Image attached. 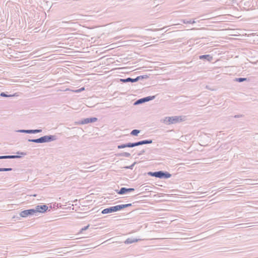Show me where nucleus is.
Listing matches in <instances>:
<instances>
[{
  "label": "nucleus",
  "instance_id": "3",
  "mask_svg": "<svg viewBox=\"0 0 258 258\" xmlns=\"http://www.w3.org/2000/svg\"><path fill=\"white\" fill-rule=\"evenodd\" d=\"M155 98V96H149L146 97L142 98L136 100L134 103V105H138L146 102H148L149 101L152 100Z\"/></svg>",
  "mask_w": 258,
  "mask_h": 258
},
{
  "label": "nucleus",
  "instance_id": "5",
  "mask_svg": "<svg viewBox=\"0 0 258 258\" xmlns=\"http://www.w3.org/2000/svg\"><path fill=\"white\" fill-rule=\"evenodd\" d=\"M35 210V215H38V213H45L48 209V206L46 205H38L34 209Z\"/></svg>",
  "mask_w": 258,
  "mask_h": 258
},
{
  "label": "nucleus",
  "instance_id": "23",
  "mask_svg": "<svg viewBox=\"0 0 258 258\" xmlns=\"http://www.w3.org/2000/svg\"><path fill=\"white\" fill-rule=\"evenodd\" d=\"M15 95H8L5 92H1L0 93V96L1 97H13V96H14Z\"/></svg>",
  "mask_w": 258,
  "mask_h": 258
},
{
  "label": "nucleus",
  "instance_id": "14",
  "mask_svg": "<svg viewBox=\"0 0 258 258\" xmlns=\"http://www.w3.org/2000/svg\"><path fill=\"white\" fill-rule=\"evenodd\" d=\"M139 240V239L135 238H128L126 239L124 241V243L126 244H129L133 243L134 242H138Z\"/></svg>",
  "mask_w": 258,
  "mask_h": 258
},
{
  "label": "nucleus",
  "instance_id": "27",
  "mask_svg": "<svg viewBox=\"0 0 258 258\" xmlns=\"http://www.w3.org/2000/svg\"><path fill=\"white\" fill-rule=\"evenodd\" d=\"M13 170L12 168H3V171H11Z\"/></svg>",
  "mask_w": 258,
  "mask_h": 258
},
{
  "label": "nucleus",
  "instance_id": "1",
  "mask_svg": "<svg viewBox=\"0 0 258 258\" xmlns=\"http://www.w3.org/2000/svg\"><path fill=\"white\" fill-rule=\"evenodd\" d=\"M56 139V136L54 135H48L42 136L36 139H28L29 142H33L35 143H48L55 141Z\"/></svg>",
  "mask_w": 258,
  "mask_h": 258
},
{
  "label": "nucleus",
  "instance_id": "26",
  "mask_svg": "<svg viewBox=\"0 0 258 258\" xmlns=\"http://www.w3.org/2000/svg\"><path fill=\"white\" fill-rule=\"evenodd\" d=\"M89 226H90V225H89V224H88V225H87V226H86L84 227L83 228H82L81 229V230H80V232H81V233H82V232H83V231H85V230H87V229L89 228Z\"/></svg>",
  "mask_w": 258,
  "mask_h": 258
},
{
  "label": "nucleus",
  "instance_id": "20",
  "mask_svg": "<svg viewBox=\"0 0 258 258\" xmlns=\"http://www.w3.org/2000/svg\"><path fill=\"white\" fill-rule=\"evenodd\" d=\"M140 132H141L140 130L135 129V130H133L131 132V135L132 136H137L138 135V134L140 133Z\"/></svg>",
  "mask_w": 258,
  "mask_h": 258
},
{
  "label": "nucleus",
  "instance_id": "4",
  "mask_svg": "<svg viewBox=\"0 0 258 258\" xmlns=\"http://www.w3.org/2000/svg\"><path fill=\"white\" fill-rule=\"evenodd\" d=\"M118 211H120V207L119 206V205H116L115 206L110 207L107 208L103 209L101 213L103 214H106L113 212H115Z\"/></svg>",
  "mask_w": 258,
  "mask_h": 258
},
{
  "label": "nucleus",
  "instance_id": "29",
  "mask_svg": "<svg viewBox=\"0 0 258 258\" xmlns=\"http://www.w3.org/2000/svg\"><path fill=\"white\" fill-rule=\"evenodd\" d=\"M17 154L19 155H21L22 156H25L27 155V153L26 152H17Z\"/></svg>",
  "mask_w": 258,
  "mask_h": 258
},
{
  "label": "nucleus",
  "instance_id": "25",
  "mask_svg": "<svg viewBox=\"0 0 258 258\" xmlns=\"http://www.w3.org/2000/svg\"><path fill=\"white\" fill-rule=\"evenodd\" d=\"M136 164V162H134L133 164H132L130 166H125L124 167V168L125 169H133V167L134 166H135V165Z\"/></svg>",
  "mask_w": 258,
  "mask_h": 258
},
{
  "label": "nucleus",
  "instance_id": "22",
  "mask_svg": "<svg viewBox=\"0 0 258 258\" xmlns=\"http://www.w3.org/2000/svg\"><path fill=\"white\" fill-rule=\"evenodd\" d=\"M132 204H123V205H119V206L120 207V210H123L124 208L129 207L132 206Z\"/></svg>",
  "mask_w": 258,
  "mask_h": 258
},
{
  "label": "nucleus",
  "instance_id": "24",
  "mask_svg": "<svg viewBox=\"0 0 258 258\" xmlns=\"http://www.w3.org/2000/svg\"><path fill=\"white\" fill-rule=\"evenodd\" d=\"M247 80V78H235V81L238 82H239V83H241V82H243L245 81H246Z\"/></svg>",
  "mask_w": 258,
  "mask_h": 258
},
{
  "label": "nucleus",
  "instance_id": "17",
  "mask_svg": "<svg viewBox=\"0 0 258 258\" xmlns=\"http://www.w3.org/2000/svg\"><path fill=\"white\" fill-rule=\"evenodd\" d=\"M116 155L117 157H130L131 156V154L129 153H127V152H122V153H118Z\"/></svg>",
  "mask_w": 258,
  "mask_h": 258
},
{
  "label": "nucleus",
  "instance_id": "28",
  "mask_svg": "<svg viewBox=\"0 0 258 258\" xmlns=\"http://www.w3.org/2000/svg\"><path fill=\"white\" fill-rule=\"evenodd\" d=\"M85 90V88L84 87H82L80 89H79L78 90H76L75 91V92L76 93H79V92H81Z\"/></svg>",
  "mask_w": 258,
  "mask_h": 258
},
{
  "label": "nucleus",
  "instance_id": "19",
  "mask_svg": "<svg viewBox=\"0 0 258 258\" xmlns=\"http://www.w3.org/2000/svg\"><path fill=\"white\" fill-rule=\"evenodd\" d=\"M149 78V76L148 75H144L138 76L136 78V81L137 82L139 80H143V79H147Z\"/></svg>",
  "mask_w": 258,
  "mask_h": 258
},
{
  "label": "nucleus",
  "instance_id": "2",
  "mask_svg": "<svg viewBox=\"0 0 258 258\" xmlns=\"http://www.w3.org/2000/svg\"><path fill=\"white\" fill-rule=\"evenodd\" d=\"M181 121H182L181 116H178L166 117L164 119V122L167 124H174Z\"/></svg>",
  "mask_w": 258,
  "mask_h": 258
},
{
  "label": "nucleus",
  "instance_id": "21",
  "mask_svg": "<svg viewBox=\"0 0 258 258\" xmlns=\"http://www.w3.org/2000/svg\"><path fill=\"white\" fill-rule=\"evenodd\" d=\"M182 22H183L184 24H194L196 23V21L195 20H187L185 19H182L181 20Z\"/></svg>",
  "mask_w": 258,
  "mask_h": 258
},
{
  "label": "nucleus",
  "instance_id": "7",
  "mask_svg": "<svg viewBox=\"0 0 258 258\" xmlns=\"http://www.w3.org/2000/svg\"><path fill=\"white\" fill-rule=\"evenodd\" d=\"M35 215V210L34 209L25 210L22 211L20 213V215L22 217H27L28 216Z\"/></svg>",
  "mask_w": 258,
  "mask_h": 258
},
{
  "label": "nucleus",
  "instance_id": "12",
  "mask_svg": "<svg viewBox=\"0 0 258 258\" xmlns=\"http://www.w3.org/2000/svg\"><path fill=\"white\" fill-rule=\"evenodd\" d=\"M199 57L200 59L207 60L209 62H211L213 60V57L210 54L200 55Z\"/></svg>",
  "mask_w": 258,
  "mask_h": 258
},
{
  "label": "nucleus",
  "instance_id": "16",
  "mask_svg": "<svg viewBox=\"0 0 258 258\" xmlns=\"http://www.w3.org/2000/svg\"><path fill=\"white\" fill-rule=\"evenodd\" d=\"M159 171H155V172H151V171H150L149 172H148V175H149V176H152V177H157V178H158L159 177Z\"/></svg>",
  "mask_w": 258,
  "mask_h": 258
},
{
  "label": "nucleus",
  "instance_id": "13",
  "mask_svg": "<svg viewBox=\"0 0 258 258\" xmlns=\"http://www.w3.org/2000/svg\"><path fill=\"white\" fill-rule=\"evenodd\" d=\"M21 156L20 155H4L0 156V159H16L20 158Z\"/></svg>",
  "mask_w": 258,
  "mask_h": 258
},
{
  "label": "nucleus",
  "instance_id": "15",
  "mask_svg": "<svg viewBox=\"0 0 258 258\" xmlns=\"http://www.w3.org/2000/svg\"><path fill=\"white\" fill-rule=\"evenodd\" d=\"M120 82L122 83H127V82H131V83H135L137 82L136 79H133L131 78H127L126 79H120Z\"/></svg>",
  "mask_w": 258,
  "mask_h": 258
},
{
  "label": "nucleus",
  "instance_id": "30",
  "mask_svg": "<svg viewBox=\"0 0 258 258\" xmlns=\"http://www.w3.org/2000/svg\"><path fill=\"white\" fill-rule=\"evenodd\" d=\"M145 152V150H142L138 153V156H140L144 154Z\"/></svg>",
  "mask_w": 258,
  "mask_h": 258
},
{
  "label": "nucleus",
  "instance_id": "11",
  "mask_svg": "<svg viewBox=\"0 0 258 258\" xmlns=\"http://www.w3.org/2000/svg\"><path fill=\"white\" fill-rule=\"evenodd\" d=\"M159 173L158 178L160 179H168L170 178L172 176L169 172L162 170H160Z\"/></svg>",
  "mask_w": 258,
  "mask_h": 258
},
{
  "label": "nucleus",
  "instance_id": "8",
  "mask_svg": "<svg viewBox=\"0 0 258 258\" xmlns=\"http://www.w3.org/2000/svg\"><path fill=\"white\" fill-rule=\"evenodd\" d=\"M135 188H126L124 187H121L119 190H116V192L120 195L126 194L129 192L134 191Z\"/></svg>",
  "mask_w": 258,
  "mask_h": 258
},
{
  "label": "nucleus",
  "instance_id": "31",
  "mask_svg": "<svg viewBox=\"0 0 258 258\" xmlns=\"http://www.w3.org/2000/svg\"><path fill=\"white\" fill-rule=\"evenodd\" d=\"M243 115H241V114H238V115H235L234 116V118H238V117H242Z\"/></svg>",
  "mask_w": 258,
  "mask_h": 258
},
{
  "label": "nucleus",
  "instance_id": "10",
  "mask_svg": "<svg viewBox=\"0 0 258 258\" xmlns=\"http://www.w3.org/2000/svg\"><path fill=\"white\" fill-rule=\"evenodd\" d=\"M19 133H26V134H37L42 132L41 129L35 130H20L17 131Z\"/></svg>",
  "mask_w": 258,
  "mask_h": 258
},
{
  "label": "nucleus",
  "instance_id": "9",
  "mask_svg": "<svg viewBox=\"0 0 258 258\" xmlns=\"http://www.w3.org/2000/svg\"><path fill=\"white\" fill-rule=\"evenodd\" d=\"M98 118L95 117L82 119L79 122L81 124H88L96 121Z\"/></svg>",
  "mask_w": 258,
  "mask_h": 258
},
{
  "label": "nucleus",
  "instance_id": "18",
  "mask_svg": "<svg viewBox=\"0 0 258 258\" xmlns=\"http://www.w3.org/2000/svg\"><path fill=\"white\" fill-rule=\"evenodd\" d=\"M131 148V145L130 143H127L126 144H122L121 145H119L117 146L118 149H123L124 148Z\"/></svg>",
  "mask_w": 258,
  "mask_h": 258
},
{
  "label": "nucleus",
  "instance_id": "6",
  "mask_svg": "<svg viewBox=\"0 0 258 258\" xmlns=\"http://www.w3.org/2000/svg\"><path fill=\"white\" fill-rule=\"evenodd\" d=\"M153 143L152 140H145L135 143H130L131 148L141 146L145 144H150Z\"/></svg>",
  "mask_w": 258,
  "mask_h": 258
},
{
  "label": "nucleus",
  "instance_id": "32",
  "mask_svg": "<svg viewBox=\"0 0 258 258\" xmlns=\"http://www.w3.org/2000/svg\"><path fill=\"white\" fill-rule=\"evenodd\" d=\"M2 170H3V168H0V172L3 171Z\"/></svg>",
  "mask_w": 258,
  "mask_h": 258
}]
</instances>
